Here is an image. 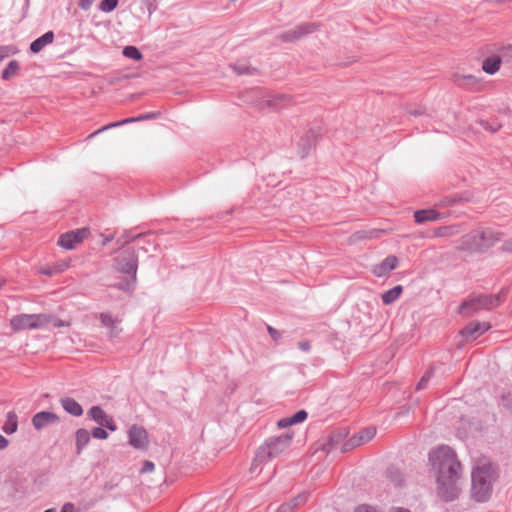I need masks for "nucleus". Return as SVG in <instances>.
<instances>
[{
    "instance_id": "f257e3e1",
    "label": "nucleus",
    "mask_w": 512,
    "mask_h": 512,
    "mask_svg": "<svg viewBox=\"0 0 512 512\" xmlns=\"http://www.w3.org/2000/svg\"><path fill=\"white\" fill-rule=\"evenodd\" d=\"M429 462L436 476L438 495L445 501L456 499L461 464L455 451L447 445H440L429 452Z\"/></svg>"
},
{
    "instance_id": "f03ea898",
    "label": "nucleus",
    "mask_w": 512,
    "mask_h": 512,
    "mask_svg": "<svg viewBox=\"0 0 512 512\" xmlns=\"http://www.w3.org/2000/svg\"><path fill=\"white\" fill-rule=\"evenodd\" d=\"M291 440L292 436L288 433L267 439L257 450L251 464V473H259L262 464L286 452L290 447Z\"/></svg>"
},
{
    "instance_id": "7ed1b4c3",
    "label": "nucleus",
    "mask_w": 512,
    "mask_h": 512,
    "mask_svg": "<svg viewBox=\"0 0 512 512\" xmlns=\"http://www.w3.org/2000/svg\"><path fill=\"white\" fill-rule=\"evenodd\" d=\"M472 497L477 502H486L492 494V484L495 480L491 464L477 466L472 471Z\"/></svg>"
},
{
    "instance_id": "20e7f679",
    "label": "nucleus",
    "mask_w": 512,
    "mask_h": 512,
    "mask_svg": "<svg viewBox=\"0 0 512 512\" xmlns=\"http://www.w3.org/2000/svg\"><path fill=\"white\" fill-rule=\"evenodd\" d=\"M501 236L500 232L491 228L477 229L464 235L460 239L459 247L471 252H481L493 246Z\"/></svg>"
},
{
    "instance_id": "39448f33",
    "label": "nucleus",
    "mask_w": 512,
    "mask_h": 512,
    "mask_svg": "<svg viewBox=\"0 0 512 512\" xmlns=\"http://www.w3.org/2000/svg\"><path fill=\"white\" fill-rule=\"evenodd\" d=\"M501 302L499 294H483L471 297L464 301L459 307V312L465 316H471L482 310H490L497 307Z\"/></svg>"
},
{
    "instance_id": "423d86ee",
    "label": "nucleus",
    "mask_w": 512,
    "mask_h": 512,
    "mask_svg": "<svg viewBox=\"0 0 512 512\" xmlns=\"http://www.w3.org/2000/svg\"><path fill=\"white\" fill-rule=\"evenodd\" d=\"M138 257L134 251H125L116 259V269L124 274L130 275L131 280L119 284V288L124 291L133 290L137 277Z\"/></svg>"
},
{
    "instance_id": "0eeeda50",
    "label": "nucleus",
    "mask_w": 512,
    "mask_h": 512,
    "mask_svg": "<svg viewBox=\"0 0 512 512\" xmlns=\"http://www.w3.org/2000/svg\"><path fill=\"white\" fill-rule=\"evenodd\" d=\"M51 317L47 314H19L14 316L10 325L14 331L46 328Z\"/></svg>"
},
{
    "instance_id": "6e6552de",
    "label": "nucleus",
    "mask_w": 512,
    "mask_h": 512,
    "mask_svg": "<svg viewBox=\"0 0 512 512\" xmlns=\"http://www.w3.org/2000/svg\"><path fill=\"white\" fill-rule=\"evenodd\" d=\"M318 28L316 23L308 22L302 23L299 26L285 31L280 34L279 38L283 42H293L295 40L301 39L302 37L315 32Z\"/></svg>"
},
{
    "instance_id": "1a4fd4ad",
    "label": "nucleus",
    "mask_w": 512,
    "mask_h": 512,
    "mask_svg": "<svg viewBox=\"0 0 512 512\" xmlns=\"http://www.w3.org/2000/svg\"><path fill=\"white\" fill-rule=\"evenodd\" d=\"M89 234L88 228H81L64 233L58 240V245L64 249H73L75 244L82 242Z\"/></svg>"
},
{
    "instance_id": "9d476101",
    "label": "nucleus",
    "mask_w": 512,
    "mask_h": 512,
    "mask_svg": "<svg viewBox=\"0 0 512 512\" xmlns=\"http://www.w3.org/2000/svg\"><path fill=\"white\" fill-rule=\"evenodd\" d=\"M129 444L137 450H145L148 447V433L138 425H132L128 432Z\"/></svg>"
},
{
    "instance_id": "9b49d317",
    "label": "nucleus",
    "mask_w": 512,
    "mask_h": 512,
    "mask_svg": "<svg viewBox=\"0 0 512 512\" xmlns=\"http://www.w3.org/2000/svg\"><path fill=\"white\" fill-rule=\"evenodd\" d=\"M87 415L94 422L102 427L109 429L110 431H115L117 429L113 418L108 415L100 406H92L88 410Z\"/></svg>"
},
{
    "instance_id": "f8f14e48",
    "label": "nucleus",
    "mask_w": 512,
    "mask_h": 512,
    "mask_svg": "<svg viewBox=\"0 0 512 512\" xmlns=\"http://www.w3.org/2000/svg\"><path fill=\"white\" fill-rule=\"evenodd\" d=\"M59 421L58 415L50 411H40L32 417V425L36 430L56 425Z\"/></svg>"
},
{
    "instance_id": "ddd939ff",
    "label": "nucleus",
    "mask_w": 512,
    "mask_h": 512,
    "mask_svg": "<svg viewBox=\"0 0 512 512\" xmlns=\"http://www.w3.org/2000/svg\"><path fill=\"white\" fill-rule=\"evenodd\" d=\"M376 435L375 427H368L361 430L359 433L352 436L344 445V451L360 446L364 443L369 442Z\"/></svg>"
},
{
    "instance_id": "4468645a",
    "label": "nucleus",
    "mask_w": 512,
    "mask_h": 512,
    "mask_svg": "<svg viewBox=\"0 0 512 512\" xmlns=\"http://www.w3.org/2000/svg\"><path fill=\"white\" fill-rule=\"evenodd\" d=\"M490 327H491V325L488 322L474 321V322H471V323L467 324L461 330V334L465 338L476 339L479 336H481L484 332L489 330Z\"/></svg>"
},
{
    "instance_id": "2eb2a0df",
    "label": "nucleus",
    "mask_w": 512,
    "mask_h": 512,
    "mask_svg": "<svg viewBox=\"0 0 512 512\" xmlns=\"http://www.w3.org/2000/svg\"><path fill=\"white\" fill-rule=\"evenodd\" d=\"M157 115H158L157 113L151 112V113L139 115L137 117H130V118H126V119L121 120V121L110 123L108 125L103 126L100 129H98L97 131L93 132L92 134H90L89 138H92V137L100 134L101 132H103L105 130H108V129H111V128H114V127H119V126H122V125H125V124H128V123H133V122H138V121H143V120H148V119L156 118Z\"/></svg>"
},
{
    "instance_id": "dca6fc26",
    "label": "nucleus",
    "mask_w": 512,
    "mask_h": 512,
    "mask_svg": "<svg viewBox=\"0 0 512 512\" xmlns=\"http://www.w3.org/2000/svg\"><path fill=\"white\" fill-rule=\"evenodd\" d=\"M398 265V258L394 255L387 256L379 265L373 269V273L378 277H383Z\"/></svg>"
},
{
    "instance_id": "f3484780",
    "label": "nucleus",
    "mask_w": 512,
    "mask_h": 512,
    "mask_svg": "<svg viewBox=\"0 0 512 512\" xmlns=\"http://www.w3.org/2000/svg\"><path fill=\"white\" fill-rule=\"evenodd\" d=\"M456 85L468 89V90H476L478 89L480 83L476 76L468 74V75H454L453 78Z\"/></svg>"
},
{
    "instance_id": "a211bd4d",
    "label": "nucleus",
    "mask_w": 512,
    "mask_h": 512,
    "mask_svg": "<svg viewBox=\"0 0 512 512\" xmlns=\"http://www.w3.org/2000/svg\"><path fill=\"white\" fill-rule=\"evenodd\" d=\"M54 40V33L53 31H48L44 33L42 36L35 39L30 44V50L33 53H39L41 50H43L47 45L51 44Z\"/></svg>"
},
{
    "instance_id": "6ab92c4d",
    "label": "nucleus",
    "mask_w": 512,
    "mask_h": 512,
    "mask_svg": "<svg viewBox=\"0 0 512 512\" xmlns=\"http://www.w3.org/2000/svg\"><path fill=\"white\" fill-rule=\"evenodd\" d=\"M316 139L317 134L312 130L307 132V134L301 138L299 142V153L301 154L302 158L308 155L309 151L314 146Z\"/></svg>"
},
{
    "instance_id": "aec40b11",
    "label": "nucleus",
    "mask_w": 512,
    "mask_h": 512,
    "mask_svg": "<svg viewBox=\"0 0 512 512\" xmlns=\"http://www.w3.org/2000/svg\"><path fill=\"white\" fill-rule=\"evenodd\" d=\"M60 403L63 409L72 416L79 417L83 414L82 406L73 398H62Z\"/></svg>"
},
{
    "instance_id": "412c9836",
    "label": "nucleus",
    "mask_w": 512,
    "mask_h": 512,
    "mask_svg": "<svg viewBox=\"0 0 512 512\" xmlns=\"http://www.w3.org/2000/svg\"><path fill=\"white\" fill-rule=\"evenodd\" d=\"M415 221L422 224L427 221H435L440 218V213L434 209H423L418 210L414 213Z\"/></svg>"
},
{
    "instance_id": "4be33fe9",
    "label": "nucleus",
    "mask_w": 512,
    "mask_h": 512,
    "mask_svg": "<svg viewBox=\"0 0 512 512\" xmlns=\"http://www.w3.org/2000/svg\"><path fill=\"white\" fill-rule=\"evenodd\" d=\"M500 64H501L500 56L493 55V56L487 57L483 61L482 69L487 74L493 75L499 70Z\"/></svg>"
},
{
    "instance_id": "5701e85b",
    "label": "nucleus",
    "mask_w": 512,
    "mask_h": 512,
    "mask_svg": "<svg viewBox=\"0 0 512 512\" xmlns=\"http://www.w3.org/2000/svg\"><path fill=\"white\" fill-rule=\"evenodd\" d=\"M75 437L76 453L80 454L90 441V433L86 429L80 428L76 431Z\"/></svg>"
},
{
    "instance_id": "b1692460",
    "label": "nucleus",
    "mask_w": 512,
    "mask_h": 512,
    "mask_svg": "<svg viewBox=\"0 0 512 512\" xmlns=\"http://www.w3.org/2000/svg\"><path fill=\"white\" fill-rule=\"evenodd\" d=\"M18 428V417L14 411H9L6 416V421L2 426V430L6 434H13Z\"/></svg>"
},
{
    "instance_id": "393cba45",
    "label": "nucleus",
    "mask_w": 512,
    "mask_h": 512,
    "mask_svg": "<svg viewBox=\"0 0 512 512\" xmlns=\"http://www.w3.org/2000/svg\"><path fill=\"white\" fill-rule=\"evenodd\" d=\"M402 286L401 285H397L389 290H387L386 292H384L382 294V302L385 304V305H389L391 303H393L394 301H396L401 293H402Z\"/></svg>"
},
{
    "instance_id": "a878e982",
    "label": "nucleus",
    "mask_w": 512,
    "mask_h": 512,
    "mask_svg": "<svg viewBox=\"0 0 512 512\" xmlns=\"http://www.w3.org/2000/svg\"><path fill=\"white\" fill-rule=\"evenodd\" d=\"M19 68H20V66H19L18 61L11 60L2 72V76H1L2 79L5 81L10 80L12 77H14L18 73Z\"/></svg>"
},
{
    "instance_id": "bb28decb",
    "label": "nucleus",
    "mask_w": 512,
    "mask_h": 512,
    "mask_svg": "<svg viewBox=\"0 0 512 512\" xmlns=\"http://www.w3.org/2000/svg\"><path fill=\"white\" fill-rule=\"evenodd\" d=\"M290 97L284 94L276 95L268 101L269 106L274 109L285 107L290 102Z\"/></svg>"
},
{
    "instance_id": "cd10ccee",
    "label": "nucleus",
    "mask_w": 512,
    "mask_h": 512,
    "mask_svg": "<svg viewBox=\"0 0 512 512\" xmlns=\"http://www.w3.org/2000/svg\"><path fill=\"white\" fill-rule=\"evenodd\" d=\"M122 54L129 58L136 61H139L142 59V53L139 51V49L135 46H126L124 47Z\"/></svg>"
},
{
    "instance_id": "c85d7f7f",
    "label": "nucleus",
    "mask_w": 512,
    "mask_h": 512,
    "mask_svg": "<svg viewBox=\"0 0 512 512\" xmlns=\"http://www.w3.org/2000/svg\"><path fill=\"white\" fill-rule=\"evenodd\" d=\"M458 233L456 226H443L435 230V236L437 237H448Z\"/></svg>"
},
{
    "instance_id": "c756f323",
    "label": "nucleus",
    "mask_w": 512,
    "mask_h": 512,
    "mask_svg": "<svg viewBox=\"0 0 512 512\" xmlns=\"http://www.w3.org/2000/svg\"><path fill=\"white\" fill-rule=\"evenodd\" d=\"M387 475H388V478L390 479V481L395 485V486H399L401 485L402 481H403V476L401 474V472L396 469V468H389L387 470Z\"/></svg>"
},
{
    "instance_id": "7c9ffc66",
    "label": "nucleus",
    "mask_w": 512,
    "mask_h": 512,
    "mask_svg": "<svg viewBox=\"0 0 512 512\" xmlns=\"http://www.w3.org/2000/svg\"><path fill=\"white\" fill-rule=\"evenodd\" d=\"M18 52L14 45H0V63L7 57Z\"/></svg>"
},
{
    "instance_id": "2f4dec72",
    "label": "nucleus",
    "mask_w": 512,
    "mask_h": 512,
    "mask_svg": "<svg viewBox=\"0 0 512 512\" xmlns=\"http://www.w3.org/2000/svg\"><path fill=\"white\" fill-rule=\"evenodd\" d=\"M100 320L101 323L108 329L119 324V320L113 318V316L109 313H101Z\"/></svg>"
},
{
    "instance_id": "473e14b6",
    "label": "nucleus",
    "mask_w": 512,
    "mask_h": 512,
    "mask_svg": "<svg viewBox=\"0 0 512 512\" xmlns=\"http://www.w3.org/2000/svg\"><path fill=\"white\" fill-rule=\"evenodd\" d=\"M118 5V0H102L99 4V10L104 13L112 12Z\"/></svg>"
},
{
    "instance_id": "72a5a7b5",
    "label": "nucleus",
    "mask_w": 512,
    "mask_h": 512,
    "mask_svg": "<svg viewBox=\"0 0 512 512\" xmlns=\"http://www.w3.org/2000/svg\"><path fill=\"white\" fill-rule=\"evenodd\" d=\"M354 512H383V509L378 505L364 503L356 506Z\"/></svg>"
},
{
    "instance_id": "f704fd0d",
    "label": "nucleus",
    "mask_w": 512,
    "mask_h": 512,
    "mask_svg": "<svg viewBox=\"0 0 512 512\" xmlns=\"http://www.w3.org/2000/svg\"><path fill=\"white\" fill-rule=\"evenodd\" d=\"M307 498H308V495L305 492H303V493H299L296 497L287 501V503L290 504L289 506H291V508L294 510L299 505L305 503L307 501Z\"/></svg>"
},
{
    "instance_id": "c9c22d12",
    "label": "nucleus",
    "mask_w": 512,
    "mask_h": 512,
    "mask_svg": "<svg viewBox=\"0 0 512 512\" xmlns=\"http://www.w3.org/2000/svg\"><path fill=\"white\" fill-rule=\"evenodd\" d=\"M307 418L305 410H299L294 415L288 418L287 424H297L303 422Z\"/></svg>"
},
{
    "instance_id": "e433bc0d",
    "label": "nucleus",
    "mask_w": 512,
    "mask_h": 512,
    "mask_svg": "<svg viewBox=\"0 0 512 512\" xmlns=\"http://www.w3.org/2000/svg\"><path fill=\"white\" fill-rule=\"evenodd\" d=\"M232 68L238 75H248L254 71V68H251L246 64H234Z\"/></svg>"
},
{
    "instance_id": "4c0bfd02",
    "label": "nucleus",
    "mask_w": 512,
    "mask_h": 512,
    "mask_svg": "<svg viewBox=\"0 0 512 512\" xmlns=\"http://www.w3.org/2000/svg\"><path fill=\"white\" fill-rule=\"evenodd\" d=\"M90 435H92V436H93L94 438H96V439H101V440H104V439H107V438H108V432H107L105 429H103V427H102V426H100V427H95V428L92 430V432H91V434H90Z\"/></svg>"
},
{
    "instance_id": "58836bf2",
    "label": "nucleus",
    "mask_w": 512,
    "mask_h": 512,
    "mask_svg": "<svg viewBox=\"0 0 512 512\" xmlns=\"http://www.w3.org/2000/svg\"><path fill=\"white\" fill-rule=\"evenodd\" d=\"M433 375V369L427 371L417 384V390L424 389Z\"/></svg>"
},
{
    "instance_id": "ea45409f",
    "label": "nucleus",
    "mask_w": 512,
    "mask_h": 512,
    "mask_svg": "<svg viewBox=\"0 0 512 512\" xmlns=\"http://www.w3.org/2000/svg\"><path fill=\"white\" fill-rule=\"evenodd\" d=\"M267 331L269 333V335L271 336V338L275 341V342H278L281 338V333L275 329L274 327L270 326V325H267Z\"/></svg>"
},
{
    "instance_id": "a19ab883",
    "label": "nucleus",
    "mask_w": 512,
    "mask_h": 512,
    "mask_svg": "<svg viewBox=\"0 0 512 512\" xmlns=\"http://www.w3.org/2000/svg\"><path fill=\"white\" fill-rule=\"evenodd\" d=\"M95 0H79V7L84 10V11H88L91 6L93 5Z\"/></svg>"
},
{
    "instance_id": "79ce46f5",
    "label": "nucleus",
    "mask_w": 512,
    "mask_h": 512,
    "mask_svg": "<svg viewBox=\"0 0 512 512\" xmlns=\"http://www.w3.org/2000/svg\"><path fill=\"white\" fill-rule=\"evenodd\" d=\"M155 468V465L153 462L151 461H144L143 463V466L141 468V472L142 473H148V472H152Z\"/></svg>"
},
{
    "instance_id": "37998d69",
    "label": "nucleus",
    "mask_w": 512,
    "mask_h": 512,
    "mask_svg": "<svg viewBox=\"0 0 512 512\" xmlns=\"http://www.w3.org/2000/svg\"><path fill=\"white\" fill-rule=\"evenodd\" d=\"M68 266H69V263L67 261H61V262L55 264L54 269H55V272L58 273V272L64 271L66 268H68Z\"/></svg>"
},
{
    "instance_id": "c03bdc74",
    "label": "nucleus",
    "mask_w": 512,
    "mask_h": 512,
    "mask_svg": "<svg viewBox=\"0 0 512 512\" xmlns=\"http://www.w3.org/2000/svg\"><path fill=\"white\" fill-rule=\"evenodd\" d=\"M120 333L121 329L118 327V325L109 328V337L112 339L117 338Z\"/></svg>"
},
{
    "instance_id": "a18cd8bd",
    "label": "nucleus",
    "mask_w": 512,
    "mask_h": 512,
    "mask_svg": "<svg viewBox=\"0 0 512 512\" xmlns=\"http://www.w3.org/2000/svg\"><path fill=\"white\" fill-rule=\"evenodd\" d=\"M60 512H78L76 511L75 509V506L73 503L71 502H67L65 503L62 508H61V511Z\"/></svg>"
},
{
    "instance_id": "49530a36",
    "label": "nucleus",
    "mask_w": 512,
    "mask_h": 512,
    "mask_svg": "<svg viewBox=\"0 0 512 512\" xmlns=\"http://www.w3.org/2000/svg\"><path fill=\"white\" fill-rule=\"evenodd\" d=\"M290 504H288L287 502H285L284 504H282L276 512H292L293 509L291 508V506H289Z\"/></svg>"
},
{
    "instance_id": "de8ad7c7",
    "label": "nucleus",
    "mask_w": 512,
    "mask_h": 512,
    "mask_svg": "<svg viewBox=\"0 0 512 512\" xmlns=\"http://www.w3.org/2000/svg\"><path fill=\"white\" fill-rule=\"evenodd\" d=\"M298 347L302 351L308 352L310 350V343L308 341L299 342Z\"/></svg>"
},
{
    "instance_id": "09e8293b",
    "label": "nucleus",
    "mask_w": 512,
    "mask_h": 512,
    "mask_svg": "<svg viewBox=\"0 0 512 512\" xmlns=\"http://www.w3.org/2000/svg\"><path fill=\"white\" fill-rule=\"evenodd\" d=\"M9 444V441L3 436L0 434V450H3L5 449Z\"/></svg>"
},
{
    "instance_id": "8fccbe9b",
    "label": "nucleus",
    "mask_w": 512,
    "mask_h": 512,
    "mask_svg": "<svg viewBox=\"0 0 512 512\" xmlns=\"http://www.w3.org/2000/svg\"><path fill=\"white\" fill-rule=\"evenodd\" d=\"M41 273L44 274V275H53L56 272H55V269L53 267V268L42 269Z\"/></svg>"
},
{
    "instance_id": "3c124183",
    "label": "nucleus",
    "mask_w": 512,
    "mask_h": 512,
    "mask_svg": "<svg viewBox=\"0 0 512 512\" xmlns=\"http://www.w3.org/2000/svg\"><path fill=\"white\" fill-rule=\"evenodd\" d=\"M503 248L506 251H512V238L504 243Z\"/></svg>"
},
{
    "instance_id": "603ef678",
    "label": "nucleus",
    "mask_w": 512,
    "mask_h": 512,
    "mask_svg": "<svg viewBox=\"0 0 512 512\" xmlns=\"http://www.w3.org/2000/svg\"><path fill=\"white\" fill-rule=\"evenodd\" d=\"M287 421H288V418H284V419L279 420L278 421V426L281 427V428L290 426L291 424H287Z\"/></svg>"
},
{
    "instance_id": "864d4df0",
    "label": "nucleus",
    "mask_w": 512,
    "mask_h": 512,
    "mask_svg": "<svg viewBox=\"0 0 512 512\" xmlns=\"http://www.w3.org/2000/svg\"><path fill=\"white\" fill-rule=\"evenodd\" d=\"M390 512H410L408 509L401 508V507H393L391 508Z\"/></svg>"
},
{
    "instance_id": "5fc2aeb1",
    "label": "nucleus",
    "mask_w": 512,
    "mask_h": 512,
    "mask_svg": "<svg viewBox=\"0 0 512 512\" xmlns=\"http://www.w3.org/2000/svg\"><path fill=\"white\" fill-rule=\"evenodd\" d=\"M54 326H55V327H61V326H64V322H63V321H61V320H57V321H55Z\"/></svg>"
},
{
    "instance_id": "6e6d98bb",
    "label": "nucleus",
    "mask_w": 512,
    "mask_h": 512,
    "mask_svg": "<svg viewBox=\"0 0 512 512\" xmlns=\"http://www.w3.org/2000/svg\"><path fill=\"white\" fill-rule=\"evenodd\" d=\"M5 283V278L0 276V288L4 285Z\"/></svg>"
},
{
    "instance_id": "4d7b16f0",
    "label": "nucleus",
    "mask_w": 512,
    "mask_h": 512,
    "mask_svg": "<svg viewBox=\"0 0 512 512\" xmlns=\"http://www.w3.org/2000/svg\"><path fill=\"white\" fill-rule=\"evenodd\" d=\"M413 114H414V115H420V114H421V112L417 110V111L413 112Z\"/></svg>"
},
{
    "instance_id": "13d9d810",
    "label": "nucleus",
    "mask_w": 512,
    "mask_h": 512,
    "mask_svg": "<svg viewBox=\"0 0 512 512\" xmlns=\"http://www.w3.org/2000/svg\"><path fill=\"white\" fill-rule=\"evenodd\" d=\"M236 0H231V2H235Z\"/></svg>"
}]
</instances>
